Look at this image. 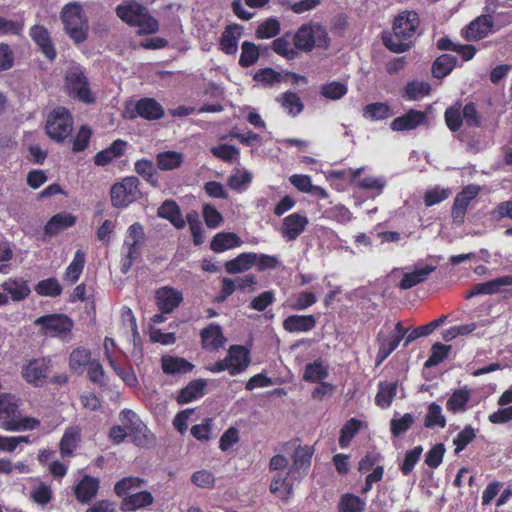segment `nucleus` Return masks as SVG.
Instances as JSON below:
<instances>
[{
    "label": "nucleus",
    "mask_w": 512,
    "mask_h": 512,
    "mask_svg": "<svg viewBox=\"0 0 512 512\" xmlns=\"http://www.w3.org/2000/svg\"><path fill=\"white\" fill-rule=\"evenodd\" d=\"M419 24L420 19L415 11L401 12L394 20L393 33L382 34L384 46L394 53L408 51L413 44Z\"/></svg>",
    "instance_id": "f257e3e1"
},
{
    "label": "nucleus",
    "mask_w": 512,
    "mask_h": 512,
    "mask_svg": "<svg viewBox=\"0 0 512 512\" xmlns=\"http://www.w3.org/2000/svg\"><path fill=\"white\" fill-rule=\"evenodd\" d=\"M20 399L10 393L0 395V427L6 431L34 430L40 426V420L34 417H22L19 412Z\"/></svg>",
    "instance_id": "f03ea898"
},
{
    "label": "nucleus",
    "mask_w": 512,
    "mask_h": 512,
    "mask_svg": "<svg viewBox=\"0 0 512 512\" xmlns=\"http://www.w3.org/2000/svg\"><path fill=\"white\" fill-rule=\"evenodd\" d=\"M116 14L128 25L138 27V34L140 35L154 34L159 30L158 20L149 13L144 5L137 3L135 0L118 5Z\"/></svg>",
    "instance_id": "7ed1b4c3"
},
{
    "label": "nucleus",
    "mask_w": 512,
    "mask_h": 512,
    "mask_svg": "<svg viewBox=\"0 0 512 512\" xmlns=\"http://www.w3.org/2000/svg\"><path fill=\"white\" fill-rule=\"evenodd\" d=\"M292 41L297 53L299 51L309 53L315 47L327 49L330 46L331 39L323 25L310 22L302 24L292 34Z\"/></svg>",
    "instance_id": "20e7f679"
},
{
    "label": "nucleus",
    "mask_w": 512,
    "mask_h": 512,
    "mask_svg": "<svg viewBox=\"0 0 512 512\" xmlns=\"http://www.w3.org/2000/svg\"><path fill=\"white\" fill-rule=\"evenodd\" d=\"M61 20L66 34L76 43L88 37L89 25L83 7L79 3L66 4L61 12Z\"/></svg>",
    "instance_id": "39448f33"
},
{
    "label": "nucleus",
    "mask_w": 512,
    "mask_h": 512,
    "mask_svg": "<svg viewBox=\"0 0 512 512\" xmlns=\"http://www.w3.org/2000/svg\"><path fill=\"white\" fill-rule=\"evenodd\" d=\"M145 241V231L141 223L135 222L127 229L123 248L126 253L121 259V272L126 274L139 258Z\"/></svg>",
    "instance_id": "423d86ee"
},
{
    "label": "nucleus",
    "mask_w": 512,
    "mask_h": 512,
    "mask_svg": "<svg viewBox=\"0 0 512 512\" xmlns=\"http://www.w3.org/2000/svg\"><path fill=\"white\" fill-rule=\"evenodd\" d=\"M72 129L73 117L67 108L58 106L48 114L45 131L53 141L62 143L70 137Z\"/></svg>",
    "instance_id": "0eeeda50"
},
{
    "label": "nucleus",
    "mask_w": 512,
    "mask_h": 512,
    "mask_svg": "<svg viewBox=\"0 0 512 512\" xmlns=\"http://www.w3.org/2000/svg\"><path fill=\"white\" fill-rule=\"evenodd\" d=\"M142 198L140 181L136 176L124 177L110 189L111 205L115 208H126Z\"/></svg>",
    "instance_id": "6e6552de"
},
{
    "label": "nucleus",
    "mask_w": 512,
    "mask_h": 512,
    "mask_svg": "<svg viewBox=\"0 0 512 512\" xmlns=\"http://www.w3.org/2000/svg\"><path fill=\"white\" fill-rule=\"evenodd\" d=\"M65 89L69 96L78 99L85 104L95 102L87 76L81 66H73L65 74Z\"/></svg>",
    "instance_id": "1a4fd4ad"
},
{
    "label": "nucleus",
    "mask_w": 512,
    "mask_h": 512,
    "mask_svg": "<svg viewBox=\"0 0 512 512\" xmlns=\"http://www.w3.org/2000/svg\"><path fill=\"white\" fill-rule=\"evenodd\" d=\"M52 367L53 363L50 357L33 358L22 366L21 375L28 384L42 387L47 383Z\"/></svg>",
    "instance_id": "9d476101"
},
{
    "label": "nucleus",
    "mask_w": 512,
    "mask_h": 512,
    "mask_svg": "<svg viewBox=\"0 0 512 512\" xmlns=\"http://www.w3.org/2000/svg\"><path fill=\"white\" fill-rule=\"evenodd\" d=\"M35 325L40 327L42 335L49 337H58L62 334H68L73 328V322L65 314H48L38 317L34 321Z\"/></svg>",
    "instance_id": "9b49d317"
},
{
    "label": "nucleus",
    "mask_w": 512,
    "mask_h": 512,
    "mask_svg": "<svg viewBox=\"0 0 512 512\" xmlns=\"http://www.w3.org/2000/svg\"><path fill=\"white\" fill-rule=\"evenodd\" d=\"M408 331L404 328L402 322H397L394 332L387 336L382 331H379L376 336L378 344V351L376 355L377 364L382 363L387 359L393 351L397 349L400 342L404 339Z\"/></svg>",
    "instance_id": "f8f14e48"
},
{
    "label": "nucleus",
    "mask_w": 512,
    "mask_h": 512,
    "mask_svg": "<svg viewBox=\"0 0 512 512\" xmlns=\"http://www.w3.org/2000/svg\"><path fill=\"white\" fill-rule=\"evenodd\" d=\"M127 118L134 119L141 117L148 121H154L161 119L164 114L163 106L154 98L143 97L136 101L134 108L126 110Z\"/></svg>",
    "instance_id": "ddd939ff"
},
{
    "label": "nucleus",
    "mask_w": 512,
    "mask_h": 512,
    "mask_svg": "<svg viewBox=\"0 0 512 512\" xmlns=\"http://www.w3.org/2000/svg\"><path fill=\"white\" fill-rule=\"evenodd\" d=\"M29 36L39 48L40 52L50 61L57 56L50 32L41 24H35L29 29Z\"/></svg>",
    "instance_id": "4468645a"
},
{
    "label": "nucleus",
    "mask_w": 512,
    "mask_h": 512,
    "mask_svg": "<svg viewBox=\"0 0 512 512\" xmlns=\"http://www.w3.org/2000/svg\"><path fill=\"white\" fill-rule=\"evenodd\" d=\"M155 299L158 309L162 313L168 314L180 305L183 301V294L173 287L164 286L156 291Z\"/></svg>",
    "instance_id": "2eb2a0df"
},
{
    "label": "nucleus",
    "mask_w": 512,
    "mask_h": 512,
    "mask_svg": "<svg viewBox=\"0 0 512 512\" xmlns=\"http://www.w3.org/2000/svg\"><path fill=\"white\" fill-rule=\"evenodd\" d=\"M226 357L229 365L231 366V376H236L243 373L251 362L249 350L242 345L230 346Z\"/></svg>",
    "instance_id": "dca6fc26"
},
{
    "label": "nucleus",
    "mask_w": 512,
    "mask_h": 512,
    "mask_svg": "<svg viewBox=\"0 0 512 512\" xmlns=\"http://www.w3.org/2000/svg\"><path fill=\"white\" fill-rule=\"evenodd\" d=\"M308 218L299 213H292L283 219L281 233L289 241L297 239L306 229Z\"/></svg>",
    "instance_id": "f3484780"
},
{
    "label": "nucleus",
    "mask_w": 512,
    "mask_h": 512,
    "mask_svg": "<svg viewBox=\"0 0 512 512\" xmlns=\"http://www.w3.org/2000/svg\"><path fill=\"white\" fill-rule=\"evenodd\" d=\"M317 324L314 315L293 314L282 322L283 329L288 333H306L312 331Z\"/></svg>",
    "instance_id": "a211bd4d"
},
{
    "label": "nucleus",
    "mask_w": 512,
    "mask_h": 512,
    "mask_svg": "<svg viewBox=\"0 0 512 512\" xmlns=\"http://www.w3.org/2000/svg\"><path fill=\"white\" fill-rule=\"evenodd\" d=\"M100 481L98 478L84 475L74 486V495L78 502L89 503L99 491Z\"/></svg>",
    "instance_id": "6ab92c4d"
},
{
    "label": "nucleus",
    "mask_w": 512,
    "mask_h": 512,
    "mask_svg": "<svg viewBox=\"0 0 512 512\" xmlns=\"http://www.w3.org/2000/svg\"><path fill=\"white\" fill-rule=\"evenodd\" d=\"M502 286H512V275H505L487 282L478 283L467 292L466 298L470 299L481 294L492 295L498 293Z\"/></svg>",
    "instance_id": "aec40b11"
},
{
    "label": "nucleus",
    "mask_w": 512,
    "mask_h": 512,
    "mask_svg": "<svg viewBox=\"0 0 512 512\" xmlns=\"http://www.w3.org/2000/svg\"><path fill=\"white\" fill-rule=\"evenodd\" d=\"M241 26L238 24L227 25L219 40V49L227 54L234 55L238 51V42L241 38Z\"/></svg>",
    "instance_id": "412c9836"
},
{
    "label": "nucleus",
    "mask_w": 512,
    "mask_h": 512,
    "mask_svg": "<svg viewBox=\"0 0 512 512\" xmlns=\"http://www.w3.org/2000/svg\"><path fill=\"white\" fill-rule=\"evenodd\" d=\"M426 114L422 111L410 109L402 116L396 117L390 124L393 131L413 130L424 123Z\"/></svg>",
    "instance_id": "4be33fe9"
},
{
    "label": "nucleus",
    "mask_w": 512,
    "mask_h": 512,
    "mask_svg": "<svg viewBox=\"0 0 512 512\" xmlns=\"http://www.w3.org/2000/svg\"><path fill=\"white\" fill-rule=\"evenodd\" d=\"M314 450L312 447L299 446L294 453L293 456V464L289 470V473L296 477H301L303 474H306L311 466V459L313 456Z\"/></svg>",
    "instance_id": "5701e85b"
},
{
    "label": "nucleus",
    "mask_w": 512,
    "mask_h": 512,
    "mask_svg": "<svg viewBox=\"0 0 512 512\" xmlns=\"http://www.w3.org/2000/svg\"><path fill=\"white\" fill-rule=\"evenodd\" d=\"M202 347L208 351H216L225 342V337L218 324H209L200 332Z\"/></svg>",
    "instance_id": "b1692460"
},
{
    "label": "nucleus",
    "mask_w": 512,
    "mask_h": 512,
    "mask_svg": "<svg viewBox=\"0 0 512 512\" xmlns=\"http://www.w3.org/2000/svg\"><path fill=\"white\" fill-rule=\"evenodd\" d=\"M1 287L14 302L23 301L31 293L27 281L21 277L8 278Z\"/></svg>",
    "instance_id": "393cba45"
},
{
    "label": "nucleus",
    "mask_w": 512,
    "mask_h": 512,
    "mask_svg": "<svg viewBox=\"0 0 512 512\" xmlns=\"http://www.w3.org/2000/svg\"><path fill=\"white\" fill-rule=\"evenodd\" d=\"M76 216L71 213H58L52 216L44 226V233L47 236H56L60 232L76 224Z\"/></svg>",
    "instance_id": "a878e982"
},
{
    "label": "nucleus",
    "mask_w": 512,
    "mask_h": 512,
    "mask_svg": "<svg viewBox=\"0 0 512 512\" xmlns=\"http://www.w3.org/2000/svg\"><path fill=\"white\" fill-rule=\"evenodd\" d=\"M81 441V428L79 426H69L65 429L59 443L61 456L71 457L74 455L79 442Z\"/></svg>",
    "instance_id": "bb28decb"
},
{
    "label": "nucleus",
    "mask_w": 512,
    "mask_h": 512,
    "mask_svg": "<svg viewBox=\"0 0 512 512\" xmlns=\"http://www.w3.org/2000/svg\"><path fill=\"white\" fill-rule=\"evenodd\" d=\"M153 502L154 497L151 494V492L143 490L137 493H132L122 498L121 510L124 512H133L141 508H146L152 505Z\"/></svg>",
    "instance_id": "cd10ccee"
},
{
    "label": "nucleus",
    "mask_w": 512,
    "mask_h": 512,
    "mask_svg": "<svg viewBox=\"0 0 512 512\" xmlns=\"http://www.w3.org/2000/svg\"><path fill=\"white\" fill-rule=\"evenodd\" d=\"M436 270V266L425 265L422 267L415 268L411 272H407L403 275L400 280L398 287L402 290H408L414 286L426 281L431 273Z\"/></svg>",
    "instance_id": "c85d7f7f"
},
{
    "label": "nucleus",
    "mask_w": 512,
    "mask_h": 512,
    "mask_svg": "<svg viewBox=\"0 0 512 512\" xmlns=\"http://www.w3.org/2000/svg\"><path fill=\"white\" fill-rule=\"evenodd\" d=\"M493 27V19L490 15H481L473 20L466 28L468 40H480L488 35Z\"/></svg>",
    "instance_id": "c756f323"
},
{
    "label": "nucleus",
    "mask_w": 512,
    "mask_h": 512,
    "mask_svg": "<svg viewBox=\"0 0 512 512\" xmlns=\"http://www.w3.org/2000/svg\"><path fill=\"white\" fill-rule=\"evenodd\" d=\"M242 239L233 232H219L214 235L210 242V249L215 253H222L226 250L240 247Z\"/></svg>",
    "instance_id": "7c9ffc66"
},
{
    "label": "nucleus",
    "mask_w": 512,
    "mask_h": 512,
    "mask_svg": "<svg viewBox=\"0 0 512 512\" xmlns=\"http://www.w3.org/2000/svg\"><path fill=\"white\" fill-rule=\"evenodd\" d=\"M161 367L165 374H186L194 369V364L185 358L166 355L161 358Z\"/></svg>",
    "instance_id": "2f4dec72"
},
{
    "label": "nucleus",
    "mask_w": 512,
    "mask_h": 512,
    "mask_svg": "<svg viewBox=\"0 0 512 512\" xmlns=\"http://www.w3.org/2000/svg\"><path fill=\"white\" fill-rule=\"evenodd\" d=\"M157 214L160 218L168 220L177 229L185 227L180 207L174 200H165L158 208Z\"/></svg>",
    "instance_id": "473e14b6"
},
{
    "label": "nucleus",
    "mask_w": 512,
    "mask_h": 512,
    "mask_svg": "<svg viewBox=\"0 0 512 512\" xmlns=\"http://www.w3.org/2000/svg\"><path fill=\"white\" fill-rule=\"evenodd\" d=\"M119 420L122 422L123 427H125L128 433L131 434L135 440L139 435L145 436L147 427L133 410L123 409L119 414Z\"/></svg>",
    "instance_id": "72a5a7b5"
},
{
    "label": "nucleus",
    "mask_w": 512,
    "mask_h": 512,
    "mask_svg": "<svg viewBox=\"0 0 512 512\" xmlns=\"http://www.w3.org/2000/svg\"><path fill=\"white\" fill-rule=\"evenodd\" d=\"M255 252H243L235 258L225 262V270L229 274L243 273L251 269L256 264Z\"/></svg>",
    "instance_id": "f704fd0d"
},
{
    "label": "nucleus",
    "mask_w": 512,
    "mask_h": 512,
    "mask_svg": "<svg viewBox=\"0 0 512 512\" xmlns=\"http://www.w3.org/2000/svg\"><path fill=\"white\" fill-rule=\"evenodd\" d=\"M207 383L204 379H196L190 381L184 388H182L177 395L178 404H186L204 395V390Z\"/></svg>",
    "instance_id": "c9c22d12"
},
{
    "label": "nucleus",
    "mask_w": 512,
    "mask_h": 512,
    "mask_svg": "<svg viewBox=\"0 0 512 512\" xmlns=\"http://www.w3.org/2000/svg\"><path fill=\"white\" fill-rule=\"evenodd\" d=\"M185 157L181 152L168 150L156 155V166L161 171L178 169L184 163Z\"/></svg>",
    "instance_id": "e433bc0d"
},
{
    "label": "nucleus",
    "mask_w": 512,
    "mask_h": 512,
    "mask_svg": "<svg viewBox=\"0 0 512 512\" xmlns=\"http://www.w3.org/2000/svg\"><path fill=\"white\" fill-rule=\"evenodd\" d=\"M136 173L141 176L152 187L159 188V173L157 166L154 165L152 160L142 158L137 160L134 165Z\"/></svg>",
    "instance_id": "4c0bfd02"
},
{
    "label": "nucleus",
    "mask_w": 512,
    "mask_h": 512,
    "mask_svg": "<svg viewBox=\"0 0 512 512\" xmlns=\"http://www.w3.org/2000/svg\"><path fill=\"white\" fill-rule=\"evenodd\" d=\"M91 351L85 347L73 349L68 358V365L73 373L82 374L88 364L93 360Z\"/></svg>",
    "instance_id": "58836bf2"
},
{
    "label": "nucleus",
    "mask_w": 512,
    "mask_h": 512,
    "mask_svg": "<svg viewBox=\"0 0 512 512\" xmlns=\"http://www.w3.org/2000/svg\"><path fill=\"white\" fill-rule=\"evenodd\" d=\"M292 42V32L287 31L282 36L274 39L271 47L279 56L287 60H294L298 53Z\"/></svg>",
    "instance_id": "ea45409f"
},
{
    "label": "nucleus",
    "mask_w": 512,
    "mask_h": 512,
    "mask_svg": "<svg viewBox=\"0 0 512 512\" xmlns=\"http://www.w3.org/2000/svg\"><path fill=\"white\" fill-rule=\"evenodd\" d=\"M471 398V390L467 387L455 390L446 402V409L453 413H462L467 410Z\"/></svg>",
    "instance_id": "a19ab883"
},
{
    "label": "nucleus",
    "mask_w": 512,
    "mask_h": 512,
    "mask_svg": "<svg viewBox=\"0 0 512 512\" xmlns=\"http://www.w3.org/2000/svg\"><path fill=\"white\" fill-rule=\"evenodd\" d=\"M457 57L451 54H442L432 64V75L437 79L448 76L457 65Z\"/></svg>",
    "instance_id": "79ce46f5"
},
{
    "label": "nucleus",
    "mask_w": 512,
    "mask_h": 512,
    "mask_svg": "<svg viewBox=\"0 0 512 512\" xmlns=\"http://www.w3.org/2000/svg\"><path fill=\"white\" fill-rule=\"evenodd\" d=\"M84 265H85V254L82 250H77L74 254L73 260L67 266V268L64 272V276H63L64 281H66L70 285L75 284L79 280V278L83 272Z\"/></svg>",
    "instance_id": "37998d69"
},
{
    "label": "nucleus",
    "mask_w": 512,
    "mask_h": 512,
    "mask_svg": "<svg viewBox=\"0 0 512 512\" xmlns=\"http://www.w3.org/2000/svg\"><path fill=\"white\" fill-rule=\"evenodd\" d=\"M317 302L316 294L311 291H300L292 295L287 301L286 306L293 311H303L313 306Z\"/></svg>",
    "instance_id": "c03bdc74"
},
{
    "label": "nucleus",
    "mask_w": 512,
    "mask_h": 512,
    "mask_svg": "<svg viewBox=\"0 0 512 512\" xmlns=\"http://www.w3.org/2000/svg\"><path fill=\"white\" fill-rule=\"evenodd\" d=\"M397 393L396 382H380L378 385V392L375 396V403L382 409H387L391 406L394 397Z\"/></svg>",
    "instance_id": "a18cd8bd"
},
{
    "label": "nucleus",
    "mask_w": 512,
    "mask_h": 512,
    "mask_svg": "<svg viewBox=\"0 0 512 512\" xmlns=\"http://www.w3.org/2000/svg\"><path fill=\"white\" fill-rule=\"evenodd\" d=\"M366 502L353 493H344L340 496L338 512H363Z\"/></svg>",
    "instance_id": "49530a36"
},
{
    "label": "nucleus",
    "mask_w": 512,
    "mask_h": 512,
    "mask_svg": "<svg viewBox=\"0 0 512 512\" xmlns=\"http://www.w3.org/2000/svg\"><path fill=\"white\" fill-rule=\"evenodd\" d=\"M34 290L39 296L55 298L62 294L63 287L55 277H50L39 281Z\"/></svg>",
    "instance_id": "de8ad7c7"
},
{
    "label": "nucleus",
    "mask_w": 512,
    "mask_h": 512,
    "mask_svg": "<svg viewBox=\"0 0 512 512\" xmlns=\"http://www.w3.org/2000/svg\"><path fill=\"white\" fill-rule=\"evenodd\" d=\"M260 58L259 47L250 41H244L241 44V54L239 57V65L242 68H249L257 63Z\"/></svg>",
    "instance_id": "09e8293b"
},
{
    "label": "nucleus",
    "mask_w": 512,
    "mask_h": 512,
    "mask_svg": "<svg viewBox=\"0 0 512 512\" xmlns=\"http://www.w3.org/2000/svg\"><path fill=\"white\" fill-rule=\"evenodd\" d=\"M329 375L327 367H325L320 359L305 366L303 380L311 383L321 382Z\"/></svg>",
    "instance_id": "8fccbe9b"
},
{
    "label": "nucleus",
    "mask_w": 512,
    "mask_h": 512,
    "mask_svg": "<svg viewBox=\"0 0 512 512\" xmlns=\"http://www.w3.org/2000/svg\"><path fill=\"white\" fill-rule=\"evenodd\" d=\"M391 115L390 106L384 102L370 103L363 108V117L370 120H384Z\"/></svg>",
    "instance_id": "3c124183"
},
{
    "label": "nucleus",
    "mask_w": 512,
    "mask_h": 512,
    "mask_svg": "<svg viewBox=\"0 0 512 512\" xmlns=\"http://www.w3.org/2000/svg\"><path fill=\"white\" fill-rule=\"evenodd\" d=\"M280 30V21L277 18L270 17L258 25L255 36L257 39H271L276 37Z\"/></svg>",
    "instance_id": "603ef678"
},
{
    "label": "nucleus",
    "mask_w": 512,
    "mask_h": 512,
    "mask_svg": "<svg viewBox=\"0 0 512 512\" xmlns=\"http://www.w3.org/2000/svg\"><path fill=\"white\" fill-rule=\"evenodd\" d=\"M446 418L442 414V408L436 402L429 404L427 414L424 419V426L426 428H444L446 426Z\"/></svg>",
    "instance_id": "864d4df0"
},
{
    "label": "nucleus",
    "mask_w": 512,
    "mask_h": 512,
    "mask_svg": "<svg viewBox=\"0 0 512 512\" xmlns=\"http://www.w3.org/2000/svg\"><path fill=\"white\" fill-rule=\"evenodd\" d=\"M144 483L145 480L137 476L124 477L116 482L114 492L118 497L124 498L130 495V491L140 488Z\"/></svg>",
    "instance_id": "5fc2aeb1"
},
{
    "label": "nucleus",
    "mask_w": 512,
    "mask_h": 512,
    "mask_svg": "<svg viewBox=\"0 0 512 512\" xmlns=\"http://www.w3.org/2000/svg\"><path fill=\"white\" fill-rule=\"evenodd\" d=\"M25 27L23 14L18 19L10 20L0 16V36H22Z\"/></svg>",
    "instance_id": "6e6d98bb"
},
{
    "label": "nucleus",
    "mask_w": 512,
    "mask_h": 512,
    "mask_svg": "<svg viewBox=\"0 0 512 512\" xmlns=\"http://www.w3.org/2000/svg\"><path fill=\"white\" fill-rule=\"evenodd\" d=\"M429 83L423 81H410L404 88L403 97L408 100H419L430 93Z\"/></svg>",
    "instance_id": "4d7b16f0"
},
{
    "label": "nucleus",
    "mask_w": 512,
    "mask_h": 512,
    "mask_svg": "<svg viewBox=\"0 0 512 512\" xmlns=\"http://www.w3.org/2000/svg\"><path fill=\"white\" fill-rule=\"evenodd\" d=\"M212 155L227 163H233L238 160L240 151L233 145L220 144L210 149Z\"/></svg>",
    "instance_id": "13d9d810"
},
{
    "label": "nucleus",
    "mask_w": 512,
    "mask_h": 512,
    "mask_svg": "<svg viewBox=\"0 0 512 512\" xmlns=\"http://www.w3.org/2000/svg\"><path fill=\"white\" fill-rule=\"evenodd\" d=\"M451 346L436 342L431 347V354L425 362V367L431 368L443 362L449 354Z\"/></svg>",
    "instance_id": "bf43d9fd"
},
{
    "label": "nucleus",
    "mask_w": 512,
    "mask_h": 512,
    "mask_svg": "<svg viewBox=\"0 0 512 512\" xmlns=\"http://www.w3.org/2000/svg\"><path fill=\"white\" fill-rule=\"evenodd\" d=\"M361 422L356 418L349 419L341 428L339 445L341 448H346L352 438L357 434L360 429Z\"/></svg>",
    "instance_id": "052dcab7"
},
{
    "label": "nucleus",
    "mask_w": 512,
    "mask_h": 512,
    "mask_svg": "<svg viewBox=\"0 0 512 512\" xmlns=\"http://www.w3.org/2000/svg\"><path fill=\"white\" fill-rule=\"evenodd\" d=\"M85 369L87 370V378L90 382L99 386L107 384L105 370L98 359H93Z\"/></svg>",
    "instance_id": "680f3d73"
},
{
    "label": "nucleus",
    "mask_w": 512,
    "mask_h": 512,
    "mask_svg": "<svg viewBox=\"0 0 512 512\" xmlns=\"http://www.w3.org/2000/svg\"><path fill=\"white\" fill-rule=\"evenodd\" d=\"M422 452L423 447L418 445L405 453L404 460L400 465V471L403 475L408 476L413 471L416 463L422 455Z\"/></svg>",
    "instance_id": "e2e57ef3"
},
{
    "label": "nucleus",
    "mask_w": 512,
    "mask_h": 512,
    "mask_svg": "<svg viewBox=\"0 0 512 512\" xmlns=\"http://www.w3.org/2000/svg\"><path fill=\"white\" fill-rule=\"evenodd\" d=\"M281 105L285 110L294 116L301 113L304 108V105L301 102L298 94L292 91L283 93L281 98Z\"/></svg>",
    "instance_id": "0e129e2a"
},
{
    "label": "nucleus",
    "mask_w": 512,
    "mask_h": 512,
    "mask_svg": "<svg viewBox=\"0 0 512 512\" xmlns=\"http://www.w3.org/2000/svg\"><path fill=\"white\" fill-rule=\"evenodd\" d=\"M475 438V429L471 425H466L453 439L455 453L458 454L463 451Z\"/></svg>",
    "instance_id": "69168bd1"
},
{
    "label": "nucleus",
    "mask_w": 512,
    "mask_h": 512,
    "mask_svg": "<svg viewBox=\"0 0 512 512\" xmlns=\"http://www.w3.org/2000/svg\"><path fill=\"white\" fill-rule=\"evenodd\" d=\"M414 417L410 413H405L401 418L392 419L390 421L391 434L394 437H399L406 433L413 425Z\"/></svg>",
    "instance_id": "338daca9"
},
{
    "label": "nucleus",
    "mask_w": 512,
    "mask_h": 512,
    "mask_svg": "<svg viewBox=\"0 0 512 512\" xmlns=\"http://www.w3.org/2000/svg\"><path fill=\"white\" fill-rule=\"evenodd\" d=\"M202 215L206 226L211 229L218 228L224 220L222 214L210 204L203 205Z\"/></svg>",
    "instance_id": "774afa93"
}]
</instances>
